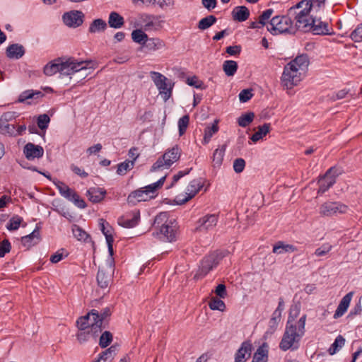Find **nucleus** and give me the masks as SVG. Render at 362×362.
<instances>
[{"label":"nucleus","instance_id":"f257e3e1","mask_svg":"<svg viewBox=\"0 0 362 362\" xmlns=\"http://www.w3.org/2000/svg\"><path fill=\"white\" fill-rule=\"evenodd\" d=\"M306 54H300L288 63L284 68L281 77V85L286 89H291L302 80L300 71H305L309 65Z\"/></svg>","mask_w":362,"mask_h":362},{"label":"nucleus","instance_id":"f03ea898","mask_svg":"<svg viewBox=\"0 0 362 362\" xmlns=\"http://www.w3.org/2000/svg\"><path fill=\"white\" fill-rule=\"evenodd\" d=\"M307 315H303L297 321V325H286L282 338L279 342V349L281 351H296L299 349L301 339L305 332V321Z\"/></svg>","mask_w":362,"mask_h":362},{"label":"nucleus","instance_id":"7ed1b4c3","mask_svg":"<svg viewBox=\"0 0 362 362\" xmlns=\"http://www.w3.org/2000/svg\"><path fill=\"white\" fill-rule=\"evenodd\" d=\"M76 325L78 329L76 337L81 344L90 340L96 342L99 334L102 332L99 325H96L95 323H93L88 320V315L78 317L76 322Z\"/></svg>","mask_w":362,"mask_h":362},{"label":"nucleus","instance_id":"20e7f679","mask_svg":"<svg viewBox=\"0 0 362 362\" xmlns=\"http://www.w3.org/2000/svg\"><path fill=\"white\" fill-rule=\"evenodd\" d=\"M267 30L273 35L283 33L295 35L298 31L288 14L273 17L267 25Z\"/></svg>","mask_w":362,"mask_h":362},{"label":"nucleus","instance_id":"39448f33","mask_svg":"<svg viewBox=\"0 0 362 362\" xmlns=\"http://www.w3.org/2000/svg\"><path fill=\"white\" fill-rule=\"evenodd\" d=\"M181 156V149L175 145L168 149L151 166L150 171L155 172L162 168L168 169L174 163L177 161Z\"/></svg>","mask_w":362,"mask_h":362},{"label":"nucleus","instance_id":"423d86ee","mask_svg":"<svg viewBox=\"0 0 362 362\" xmlns=\"http://www.w3.org/2000/svg\"><path fill=\"white\" fill-rule=\"evenodd\" d=\"M223 255L218 252H214L204 257L200 262L199 269L194 275V279H200L205 276L210 271L216 267Z\"/></svg>","mask_w":362,"mask_h":362},{"label":"nucleus","instance_id":"0eeeda50","mask_svg":"<svg viewBox=\"0 0 362 362\" xmlns=\"http://www.w3.org/2000/svg\"><path fill=\"white\" fill-rule=\"evenodd\" d=\"M332 28L329 23L325 21H322L320 18L317 16H310V21L308 25L303 30V33H312L314 35H331Z\"/></svg>","mask_w":362,"mask_h":362},{"label":"nucleus","instance_id":"6e6552de","mask_svg":"<svg viewBox=\"0 0 362 362\" xmlns=\"http://www.w3.org/2000/svg\"><path fill=\"white\" fill-rule=\"evenodd\" d=\"M90 63L88 61L78 62L74 58L70 57L66 60L61 58L60 74L69 76L78 71L87 69V66Z\"/></svg>","mask_w":362,"mask_h":362},{"label":"nucleus","instance_id":"1a4fd4ad","mask_svg":"<svg viewBox=\"0 0 362 362\" xmlns=\"http://www.w3.org/2000/svg\"><path fill=\"white\" fill-rule=\"evenodd\" d=\"M114 267L115 261L113 258H111L109 261V264H107L106 267H99L96 276V280L100 288L103 289H106L108 288L110 282L112 280Z\"/></svg>","mask_w":362,"mask_h":362},{"label":"nucleus","instance_id":"9d476101","mask_svg":"<svg viewBox=\"0 0 362 362\" xmlns=\"http://www.w3.org/2000/svg\"><path fill=\"white\" fill-rule=\"evenodd\" d=\"M151 76L164 100H168L172 95L173 86L167 83L168 78L160 73L156 71H151Z\"/></svg>","mask_w":362,"mask_h":362},{"label":"nucleus","instance_id":"9b49d317","mask_svg":"<svg viewBox=\"0 0 362 362\" xmlns=\"http://www.w3.org/2000/svg\"><path fill=\"white\" fill-rule=\"evenodd\" d=\"M348 209V206L339 202H327L320 206V214L323 216H332L346 214Z\"/></svg>","mask_w":362,"mask_h":362},{"label":"nucleus","instance_id":"f8f14e48","mask_svg":"<svg viewBox=\"0 0 362 362\" xmlns=\"http://www.w3.org/2000/svg\"><path fill=\"white\" fill-rule=\"evenodd\" d=\"M153 235L161 240L169 243L176 241L177 235V223L175 220L173 221L171 223L165 225L159 228L156 233H153Z\"/></svg>","mask_w":362,"mask_h":362},{"label":"nucleus","instance_id":"ddd939ff","mask_svg":"<svg viewBox=\"0 0 362 362\" xmlns=\"http://www.w3.org/2000/svg\"><path fill=\"white\" fill-rule=\"evenodd\" d=\"M314 11V7L312 3L309 2L299 12H295L294 18L296 21V26L298 31L302 32L304 28L310 21V13Z\"/></svg>","mask_w":362,"mask_h":362},{"label":"nucleus","instance_id":"4468645a","mask_svg":"<svg viewBox=\"0 0 362 362\" xmlns=\"http://www.w3.org/2000/svg\"><path fill=\"white\" fill-rule=\"evenodd\" d=\"M338 174L336 173L334 167L330 168L325 173L324 177L321 178L319 183V189L317 194H324L329 188H331L336 182V177Z\"/></svg>","mask_w":362,"mask_h":362},{"label":"nucleus","instance_id":"2eb2a0df","mask_svg":"<svg viewBox=\"0 0 362 362\" xmlns=\"http://www.w3.org/2000/svg\"><path fill=\"white\" fill-rule=\"evenodd\" d=\"M84 14L81 11L74 10L66 12L62 16L64 23L70 28H77L83 23Z\"/></svg>","mask_w":362,"mask_h":362},{"label":"nucleus","instance_id":"dca6fc26","mask_svg":"<svg viewBox=\"0 0 362 362\" xmlns=\"http://www.w3.org/2000/svg\"><path fill=\"white\" fill-rule=\"evenodd\" d=\"M218 221V216L217 214H206L197 221L196 230L199 231L211 230L216 226Z\"/></svg>","mask_w":362,"mask_h":362},{"label":"nucleus","instance_id":"f3484780","mask_svg":"<svg viewBox=\"0 0 362 362\" xmlns=\"http://www.w3.org/2000/svg\"><path fill=\"white\" fill-rule=\"evenodd\" d=\"M203 187V184L197 180H194L187 186V192L185 197L181 199L180 197H177L176 202L178 204H182L192 199Z\"/></svg>","mask_w":362,"mask_h":362},{"label":"nucleus","instance_id":"a211bd4d","mask_svg":"<svg viewBox=\"0 0 362 362\" xmlns=\"http://www.w3.org/2000/svg\"><path fill=\"white\" fill-rule=\"evenodd\" d=\"M88 320L96 325H99L100 329H103V322L111 315L110 309L109 308H104L100 313L97 310L93 309L88 312Z\"/></svg>","mask_w":362,"mask_h":362},{"label":"nucleus","instance_id":"6ab92c4d","mask_svg":"<svg viewBox=\"0 0 362 362\" xmlns=\"http://www.w3.org/2000/svg\"><path fill=\"white\" fill-rule=\"evenodd\" d=\"M23 154L28 160H33L43 156L44 149L41 146L29 142L23 147Z\"/></svg>","mask_w":362,"mask_h":362},{"label":"nucleus","instance_id":"aec40b11","mask_svg":"<svg viewBox=\"0 0 362 362\" xmlns=\"http://www.w3.org/2000/svg\"><path fill=\"white\" fill-rule=\"evenodd\" d=\"M144 191V188L141 187L132 192L127 197L128 204L134 206L138 202L148 201L156 196V194L155 195H148V194Z\"/></svg>","mask_w":362,"mask_h":362},{"label":"nucleus","instance_id":"412c9836","mask_svg":"<svg viewBox=\"0 0 362 362\" xmlns=\"http://www.w3.org/2000/svg\"><path fill=\"white\" fill-rule=\"evenodd\" d=\"M252 345L250 341H243L235 355V362H246L251 356Z\"/></svg>","mask_w":362,"mask_h":362},{"label":"nucleus","instance_id":"4be33fe9","mask_svg":"<svg viewBox=\"0 0 362 362\" xmlns=\"http://www.w3.org/2000/svg\"><path fill=\"white\" fill-rule=\"evenodd\" d=\"M40 230V227L37 224L35 228L31 233L21 238L22 245L28 249L37 245L41 240Z\"/></svg>","mask_w":362,"mask_h":362},{"label":"nucleus","instance_id":"5701e85b","mask_svg":"<svg viewBox=\"0 0 362 362\" xmlns=\"http://www.w3.org/2000/svg\"><path fill=\"white\" fill-rule=\"evenodd\" d=\"M354 292L351 291L346 294L339 302V305L334 314V318L337 319L341 317L347 310L351 298L353 297Z\"/></svg>","mask_w":362,"mask_h":362},{"label":"nucleus","instance_id":"b1692460","mask_svg":"<svg viewBox=\"0 0 362 362\" xmlns=\"http://www.w3.org/2000/svg\"><path fill=\"white\" fill-rule=\"evenodd\" d=\"M107 192L103 188L90 187L88 189L86 195L88 199L93 203H98L103 200Z\"/></svg>","mask_w":362,"mask_h":362},{"label":"nucleus","instance_id":"393cba45","mask_svg":"<svg viewBox=\"0 0 362 362\" xmlns=\"http://www.w3.org/2000/svg\"><path fill=\"white\" fill-rule=\"evenodd\" d=\"M250 14V10L245 6H235L231 12L233 19L238 22H244L247 20Z\"/></svg>","mask_w":362,"mask_h":362},{"label":"nucleus","instance_id":"a878e982","mask_svg":"<svg viewBox=\"0 0 362 362\" xmlns=\"http://www.w3.org/2000/svg\"><path fill=\"white\" fill-rule=\"evenodd\" d=\"M25 49L23 45L20 44H12L10 45L6 51V54L9 59H18L25 54Z\"/></svg>","mask_w":362,"mask_h":362},{"label":"nucleus","instance_id":"bb28decb","mask_svg":"<svg viewBox=\"0 0 362 362\" xmlns=\"http://www.w3.org/2000/svg\"><path fill=\"white\" fill-rule=\"evenodd\" d=\"M140 220L139 211L134 212L131 218H127L121 216L118 218V224L124 228H132L138 225Z\"/></svg>","mask_w":362,"mask_h":362},{"label":"nucleus","instance_id":"cd10ccee","mask_svg":"<svg viewBox=\"0 0 362 362\" xmlns=\"http://www.w3.org/2000/svg\"><path fill=\"white\" fill-rule=\"evenodd\" d=\"M117 345L114 344L101 352L93 362H110L116 356Z\"/></svg>","mask_w":362,"mask_h":362},{"label":"nucleus","instance_id":"c85d7f7f","mask_svg":"<svg viewBox=\"0 0 362 362\" xmlns=\"http://www.w3.org/2000/svg\"><path fill=\"white\" fill-rule=\"evenodd\" d=\"M45 96V94L40 90H26L22 92L18 98V103H25L27 100L29 99H39Z\"/></svg>","mask_w":362,"mask_h":362},{"label":"nucleus","instance_id":"c756f323","mask_svg":"<svg viewBox=\"0 0 362 362\" xmlns=\"http://www.w3.org/2000/svg\"><path fill=\"white\" fill-rule=\"evenodd\" d=\"M268 359V344L264 342L259 346L254 354L253 362H267Z\"/></svg>","mask_w":362,"mask_h":362},{"label":"nucleus","instance_id":"7c9ffc66","mask_svg":"<svg viewBox=\"0 0 362 362\" xmlns=\"http://www.w3.org/2000/svg\"><path fill=\"white\" fill-rule=\"evenodd\" d=\"M124 24V18L115 11H112L109 14L108 25L110 28L115 29L121 28Z\"/></svg>","mask_w":362,"mask_h":362},{"label":"nucleus","instance_id":"2f4dec72","mask_svg":"<svg viewBox=\"0 0 362 362\" xmlns=\"http://www.w3.org/2000/svg\"><path fill=\"white\" fill-rule=\"evenodd\" d=\"M297 250V247L293 245L286 244L283 241H279L274 245L272 252L276 254H283L286 252H293Z\"/></svg>","mask_w":362,"mask_h":362},{"label":"nucleus","instance_id":"473e14b6","mask_svg":"<svg viewBox=\"0 0 362 362\" xmlns=\"http://www.w3.org/2000/svg\"><path fill=\"white\" fill-rule=\"evenodd\" d=\"M61 58H57L46 64L44 67V74L51 76L57 73H60Z\"/></svg>","mask_w":362,"mask_h":362},{"label":"nucleus","instance_id":"72a5a7b5","mask_svg":"<svg viewBox=\"0 0 362 362\" xmlns=\"http://www.w3.org/2000/svg\"><path fill=\"white\" fill-rule=\"evenodd\" d=\"M174 219H169L168 212H160L156 216L153 223V227L158 230L159 228L171 223Z\"/></svg>","mask_w":362,"mask_h":362},{"label":"nucleus","instance_id":"f704fd0d","mask_svg":"<svg viewBox=\"0 0 362 362\" xmlns=\"http://www.w3.org/2000/svg\"><path fill=\"white\" fill-rule=\"evenodd\" d=\"M107 26L105 21L102 18H97L90 24L88 32L90 33L103 32L106 30Z\"/></svg>","mask_w":362,"mask_h":362},{"label":"nucleus","instance_id":"c9c22d12","mask_svg":"<svg viewBox=\"0 0 362 362\" xmlns=\"http://www.w3.org/2000/svg\"><path fill=\"white\" fill-rule=\"evenodd\" d=\"M226 149V145L223 144L220 148H216L212 157L213 166L214 168L220 167L223 163V156Z\"/></svg>","mask_w":362,"mask_h":362},{"label":"nucleus","instance_id":"e433bc0d","mask_svg":"<svg viewBox=\"0 0 362 362\" xmlns=\"http://www.w3.org/2000/svg\"><path fill=\"white\" fill-rule=\"evenodd\" d=\"M270 129L271 124L269 123H264L263 125L259 126L258 131L252 134L250 139L253 142L258 141L269 132Z\"/></svg>","mask_w":362,"mask_h":362},{"label":"nucleus","instance_id":"4c0bfd02","mask_svg":"<svg viewBox=\"0 0 362 362\" xmlns=\"http://www.w3.org/2000/svg\"><path fill=\"white\" fill-rule=\"evenodd\" d=\"M300 312V306L299 304H295L291 306L289 314L288 317V320L286 322V325H297V322H296V319L298 317Z\"/></svg>","mask_w":362,"mask_h":362},{"label":"nucleus","instance_id":"58836bf2","mask_svg":"<svg viewBox=\"0 0 362 362\" xmlns=\"http://www.w3.org/2000/svg\"><path fill=\"white\" fill-rule=\"evenodd\" d=\"M148 49L156 51L165 47L164 42L159 38H148L146 40V44L144 45Z\"/></svg>","mask_w":362,"mask_h":362},{"label":"nucleus","instance_id":"ea45409f","mask_svg":"<svg viewBox=\"0 0 362 362\" xmlns=\"http://www.w3.org/2000/svg\"><path fill=\"white\" fill-rule=\"evenodd\" d=\"M238 68V63L233 60H226L223 64V70L228 76H234Z\"/></svg>","mask_w":362,"mask_h":362},{"label":"nucleus","instance_id":"a19ab883","mask_svg":"<svg viewBox=\"0 0 362 362\" xmlns=\"http://www.w3.org/2000/svg\"><path fill=\"white\" fill-rule=\"evenodd\" d=\"M217 21V18L216 16L213 15L207 16L203 18H202L197 25V27L201 30H204L210 28L211 25L215 24Z\"/></svg>","mask_w":362,"mask_h":362},{"label":"nucleus","instance_id":"79ce46f5","mask_svg":"<svg viewBox=\"0 0 362 362\" xmlns=\"http://www.w3.org/2000/svg\"><path fill=\"white\" fill-rule=\"evenodd\" d=\"M218 131V122L214 121V122L212 124L211 127H206L204 129V139H203V144H208L211 137L217 133Z\"/></svg>","mask_w":362,"mask_h":362},{"label":"nucleus","instance_id":"37998d69","mask_svg":"<svg viewBox=\"0 0 362 362\" xmlns=\"http://www.w3.org/2000/svg\"><path fill=\"white\" fill-rule=\"evenodd\" d=\"M345 339L341 335H338L333 344H331L330 347L328 349V353L330 355H334L336 354L341 348L344 346Z\"/></svg>","mask_w":362,"mask_h":362},{"label":"nucleus","instance_id":"c03bdc74","mask_svg":"<svg viewBox=\"0 0 362 362\" xmlns=\"http://www.w3.org/2000/svg\"><path fill=\"white\" fill-rule=\"evenodd\" d=\"M132 38L134 42L144 46L148 39V35L141 29H136L132 33Z\"/></svg>","mask_w":362,"mask_h":362},{"label":"nucleus","instance_id":"a18cd8bd","mask_svg":"<svg viewBox=\"0 0 362 362\" xmlns=\"http://www.w3.org/2000/svg\"><path fill=\"white\" fill-rule=\"evenodd\" d=\"M99 226L100 229L102 231L103 234L105 236L106 241H107V238L109 236L110 238H113V230L112 227L107 222L105 219L100 218L99 219Z\"/></svg>","mask_w":362,"mask_h":362},{"label":"nucleus","instance_id":"49530a36","mask_svg":"<svg viewBox=\"0 0 362 362\" xmlns=\"http://www.w3.org/2000/svg\"><path fill=\"white\" fill-rule=\"evenodd\" d=\"M166 179V175L160 177L156 182L148 185L144 187V192H146L148 195L150 194H156L158 189L162 187Z\"/></svg>","mask_w":362,"mask_h":362},{"label":"nucleus","instance_id":"de8ad7c7","mask_svg":"<svg viewBox=\"0 0 362 362\" xmlns=\"http://www.w3.org/2000/svg\"><path fill=\"white\" fill-rule=\"evenodd\" d=\"M255 114L252 112H248L241 115L238 119V124L242 127H247L254 119Z\"/></svg>","mask_w":362,"mask_h":362},{"label":"nucleus","instance_id":"09e8293b","mask_svg":"<svg viewBox=\"0 0 362 362\" xmlns=\"http://www.w3.org/2000/svg\"><path fill=\"white\" fill-rule=\"evenodd\" d=\"M134 166V160H126L117 165V173L119 175H124Z\"/></svg>","mask_w":362,"mask_h":362},{"label":"nucleus","instance_id":"8fccbe9b","mask_svg":"<svg viewBox=\"0 0 362 362\" xmlns=\"http://www.w3.org/2000/svg\"><path fill=\"white\" fill-rule=\"evenodd\" d=\"M113 340V335L110 331L103 332L99 339V346L104 349L107 347Z\"/></svg>","mask_w":362,"mask_h":362},{"label":"nucleus","instance_id":"3c124183","mask_svg":"<svg viewBox=\"0 0 362 362\" xmlns=\"http://www.w3.org/2000/svg\"><path fill=\"white\" fill-rule=\"evenodd\" d=\"M209 307L212 310L223 311L226 308V305L220 298L213 297L209 303Z\"/></svg>","mask_w":362,"mask_h":362},{"label":"nucleus","instance_id":"603ef678","mask_svg":"<svg viewBox=\"0 0 362 362\" xmlns=\"http://www.w3.org/2000/svg\"><path fill=\"white\" fill-rule=\"evenodd\" d=\"M74 236L78 240L87 241L90 235L79 226L74 225L72 228Z\"/></svg>","mask_w":362,"mask_h":362},{"label":"nucleus","instance_id":"864d4df0","mask_svg":"<svg viewBox=\"0 0 362 362\" xmlns=\"http://www.w3.org/2000/svg\"><path fill=\"white\" fill-rule=\"evenodd\" d=\"M22 222L23 218L16 215L8 221L6 225V228L10 231L16 230L18 229Z\"/></svg>","mask_w":362,"mask_h":362},{"label":"nucleus","instance_id":"5fc2aeb1","mask_svg":"<svg viewBox=\"0 0 362 362\" xmlns=\"http://www.w3.org/2000/svg\"><path fill=\"white\" fill-rule=\"evenodd\" d=\"M274 13V10L272 8H268L262 12V13L259 16V24L260 26L263 28L264 26H267L269 23V20L270 19L272 15Z\"/></svg>","mask_w":362,"mask_h":362},{"label":"nucleus","instance_id":"6e6d98bb","mask_svg":"<svg viewBox=\"0 0 362 362\" xmlns=\"http://www.w3.org/2000/svg\"><path fill=\"white\" fill-rule=\"evenodd\" d=\"M189 116L188 115H185L182 116L178 120V129H179V135L182 136L187 130V128L189 125Z\"/></svg>","mask_w":362,"mask_h":362},{"label":"nucleus","instance_id":"4d7b16f0","mask_svg":"<svg viewBox=\"0 0 362 362\" xmlns=\"http://www.w3.org/2000/svg\"><path fill=\"white\" fill-rule=\"evenodd\" d=\"M50 122V118L47 114L40 115L37 119V127L41 129H46Z\"/></svg>","mask_w":362,"mask_h":362},{"label":"nucleus","instance_id":"13d9d810","mask_svg":"<svg viewBox=\"0 0 362 362\" xmlns=\"http://www.w3.org/2000/svg\"><path fill=\"white\" fill-rule=\"evenodd\" d=\"M349 37L355 42H362V23L351 33Z\"/></svg>","mask_w":362,"mask_h":362},{"label":"nucleus","instance_id":"bf43d9fd","mask_svg":"<svg viewBox=\"0 0 362 362\" xmlns=\"http://www.w3.org/2000/svg\"><path fill=\"white\" fill-rule=\"evenodd\" d=\"M187 83L190 86H193L201 90L205 89L206 88L204 83L202 81H199L196 76L187 78Z\"/></svg>","mask_w":362,"mask_h":362},{"label":"nucleus","instance_id":"052dcab7","mask_svg":"<svg viewBox=\"0 0 362 362\" xmlns=\"http://www.w3.org/2000/svg\"><path fill=\"white\" fill-rule=\"evenodd\" d=\"M68 255L69 253L64 249H60L51 256L50 261L54 264L58 263L63 258L66 257Z\"/></svg>","mask_w":362,"mask_h":362},{"label":"nucleus","instance_id":"680f3d73","mask_svg":"<svg viewBox=\"0 0 362 362\" xmlns=\"http://www.w3.org/2000/svg\"><path fill=\"white\" fill-rule=\"evenodd\" d=\"M11 250V245L8 239L0 242V257H4L6 253L10 252Z\"/></svg>","mask_w":362,"mask_h":362},{"label":"nucleus","instance_id":"e2e57ef3","mask_svg":"<svg viewBox=\"0 0 362 362\" xmlns=\"http://www.w3.org/2000/svg\"><path fill=\"white\" fill-rule=\"evenodd\" d=\"M20 165L24 168L30 170L34 172H37L38 173L43 175L45 177H46L49 180H52L51 175L49 174H46L45 173H42L40 170H39L37 167L30 165L28 162H25L24 160L19 162Z\"/></svg>","mask_w":362,"mask_h":362},{"label":"nucleus","instance_id":"0e129e2a","mask_svg":"<svg viewBox=\"0 0 362 362\" xmlns=\"http://www.w3.org/2000/svg\"><path fill=\"white\" fill-rule=\"evenodd\" d=\"M332 247L331 245L327 243L323 244L321 247L317 248L315 251V255L317 257H322L327 255L331 250Z\"/></svg>","mask_w":362,"mask_h":362},{"label":"nucleus","instance_id":"69168bd1","mask_svg":"<svg viewBox=\"0 0 362 362\" xmlns=\"http://www.w3.org/2000/svg\"><path fill=\"white\" fill-rule=\"evenodd\" d=\"M245 167V161L243 158H236L233 161V169L237 173H242Z\"/></svg>","mask_w":362,"mask_h":362},{"label":"nucleus","instance_id":"338daca9","mask_svg":"<svg viewBox=\"0 0 362 362\" xmlns=\"http://www.w3.org/2000/svg\"><path fill=\"white\" fill-rule=\"evenodd\" d=\"M253 96L251 89H243L239 93V100L241 103H246Z\"/></svg>","mask_w":362,"mask_h":362},{"label":"nucleus","instance_id":"774afa93","mask_svg":"<svg viewBox=\"0 0 362 362\" xmlns=\"http://www.w3.org/2000/svg\"><path fill=\"white\" fill-rule=\"evenodd\" d=\"M314 7V12L317 13L323 11L325 8L326 0H309Z\"/></svg>","mask_w":362,"mask_h":362}]
</instances>
